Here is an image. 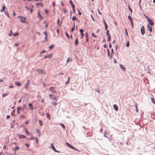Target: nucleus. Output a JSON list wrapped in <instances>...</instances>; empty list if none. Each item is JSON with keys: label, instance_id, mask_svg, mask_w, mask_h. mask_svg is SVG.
Instances as JSON below:
<instances>
[{"label": "nucleus", "instance_id": "obj_53", "mask_svg": "<svg viewBox=\"0 0 155 155\" xmlns=\"http://www.w3.org/2000/svg\"><path fill=\"white\" fill-rule=\"evenodd\" d=\"M92 35L95 38H96V36L94 35V34L93 33H92Z\"/></svg>", "mask_w": 155, "mask_h": 155}, {"label": "nucleus", "instance_id": "obj_46", "mask_svg": "<svg viewBox=\"0 0 155 155\" xmlns=\"http://www.w3.org/2000/svg\"><path fill=\"white\" fill-rule=\"evenodd\" d=\"M73 8V11L74 13H75V7H72Z\"/></svg>", "mask_w": 155, "mask_h": 155}, {"label": "nucleus", "instance_id": "obj_39", "mask_svg": "<svg viewBox=\"0 0 155 155\" xmlns=\"http://www.w3.org/2000/svg\"><path fill=\"white\" fill-rule=\"evenodd\" d=\"M129 45V42L128 41H127L126 45V46L127 47H128Z\"/></svg>", "mask_w": 155, "mask_h": 155}, {"label": "nucleus", "instance_id": "obj_34", "mask_svg": "<svg viewBox=\"0 0 155 155\" xmlns=\"http://www.w3.org/2000/svg\"><path fill=\"white\" fill-rule=\"evenodd\" d=\"M72 60V58H68L67 60V63H68L69 61H71Z\"/></svg>", "mask_w": 155, "mask_h": 155}, {"label": "nucleus", "instance_id": "obj_35", "mask_svg": "<svg viewBox=\"0 0 155 155\" xmlns=\"http://www.w3.org/2000/svg\"><path fill=\"white\" fill-rule=\"evenodd\" d=\"M19 34L18 33V32H16L14 33L13 34V35L14 36H16L18 35Z\"/></svg>", "mask_w": 155, "mask_h": 155}, {"label": "nucleus", "instance_id": "obj_2", "mask_svg": "<svg viewBox=\"0 0 155 155\" xmlns=\"http://www.w3.org/2000/svg\"><path fill=\"white\" fill-rule=\"evenodd\" d=\"M36 71L39 73H41L43 74L44 75L46 73V71L44 70H41L40 69H38L36 70Z\"/></svg>", "mask_w": 155, "mask_h": 155}, {"label": "nucleus", "instance_id": "obj_30", "mask_svg": "<svg viewBox=\"0 0 155 155\" xmlns=\"http://www.w3.org/2000/svg\"><path fill=\"white\" fill-rule=\"evenodd\" d=\"M70 77H68V80H67V81L65 83V84H67L68 83H69V81H70Z\"/></svg>", "mask_w": 155, "mask_h": 155}, {"label": "nucleus", "instance_id": "obj_22", "mask_svg": "<svg viewBox=\"0 0 155 155\" xmlns=\"http://www.w3.org/2000/svg\"><path fill=\"white\" fill-rule=\"evenodd\" d=\"M69 3L71 5L72 7H75L74 4L73 3L72 1L71 0H70Z\"/></svg>", "mask_w": 155, "mask_h": 155}, {"label": "nucleus", "instance_id": "obj_4", "mask_svg": "<svg viewBox=\"0 0 155 155\" xmlns=\"http://www.w3.org/2000/svg\"><path fill=\"white\" fill-rule=\"evenodd\" d=\"M148 24L151 26L154 25V22L151 19L149 18L148 20L147 21Z\"/></svg>", "mask_w": 155, "mask_h": 155}, {"label": "nucleus", "instance_id": "obj_60", "mask_svg": "<svg viewBox=\"0 0 155 155\" xmlns=\"http://www.w3.org/2000/svg\"><path fill=\"white\" fill-rule=\"evenodd\" d=\"M9 87L10 88H12L14 87V86L13 85H10L9 86Z\"/></svg>", "mask_w": 155, "mask_h": 155}, {"label": "nucleus", "instance_id": "obj_62", "mask_svg": "<svg viewBox=\"0 0 155 155\" xmlns=\"http://www.w3.org/2000/svg\"><path fill=\"white\" fill-rule=\"evenodd\" d=\"M81 38H82L83 37L84 34H83V33H82V34H81Z\"/></svg>", "mask_w": 155, "mask_h": 155}, {"label": "nucleus", "instance_id": "obj_15", "mask_svg": "<svg viewBox=\"0 0 155 155\" xmlns=\"http://www.w3.org/2000/svg\"><path fill=\"white\" fill-rule=\"evenodd\" d=\"M24 131L25 133L27 134L28 135H30V134L29 132L27 129V128H25L24 129Z\"/></svg>", "mask_w": 155, "mask_h": 155}, {"label": "nucleus", "instance_id": "obj_19", "mask_svg": "<svg viewBox=\"0 0 155 155\" xmlns=\"http://www.w3.org/2000/svg\"><path fill=\"white\" fill-rule=\"evenodd\" d=\"M15 84L16 85L18 86H21V83L18 81L15 82Z\"/></svg>", "mask_w": 155, "mask_h": 155}, {"label": "nucleus", "instance_id": "obj_56", "mask_svg": "<svg viewBox=\"0 0 155 155\" xmlns=\"http://www.w3.org/2000/svg\"><path fill=\"white\" fill-rule=\"evenodd\" d=\"M131 23V25H132V27H133V21H130Z\"/></svg>", "mask_w": 155, "mask_h": 155}, {"label": "nucleus", "instance_id": "obj_54", "mask_svg": "<svg viewBox=\"0 0 155 155\" xmlns=\"http://www.w3.org/2000/svg\"><path fill=\"white\" fill-rule=\"evenodd\" d=\"M78 15H81V12H80L79 10H78Z\"/></svg>", "mask_w": 155, "mask_h": 155}, {"label": "nucleus", "instance_id": "obj_52", "mask_svg": "<svg viewBox=\"0 0 155 155\" xmlns=\"http://www.w3.org/2000/svg\"><path fill=\"white\" fill-rule=\"evenodd\" d=\"M3 148L5 150H6V145H4L3 146Z\"/></svg>", "mask_w": 155, "mask_h": 155}, {"label": "nucleus", "instance_id": "obj_18", "mask_svg": "<svg viewBox=\"0 0 155 155\" xmlns=\"http://www.w3.org/2000/svg\"><path fill=\"white\" fill-rule=\"evenodd\" d=\"M25 8L28 11L29 10L31 13L32 12V9L29 8L27 6H25Z\"/></svg>", "mask_w": 155, "mask_h": 155}, {"label": "nucleus", "instance_id": "obj_26", "mask_svg": "<svg viewBox=\"0 0 155 155\" xmlns=\"http://www.w3.org/2000/svg\"><path fill=\"white\" fill-rule=\"evenodd\" d=\"M51 104L52 105H54V106H55L57 105V103L53 101L51 102Z\"/></svg>", "mask_w": 155, "mask_h": 155}, {"label": "nucleus", "instance_id": "obj_17", "mask_svg": "<svg viewBox=\"0 0 155 155\" xmlns=\"http://www.w3.org/2000/svg\"><path fill=\"white\" fill-rule=\"evenodd\" d=\"M113 107L116 111H117L118 110V107L116 104H114L113 105Z\"/></svg>", "mask_w": 155, "mask_h": 155}, {"label": "nucleus", "instance_id": "obj_23", "mask_svg": "<svg viewBox=\"0 0 155 155\" xmlns=\"http://www.w3.org/2000/svg\"><path fill=\"white\" fill-rule=\"evenodd\" d=\"M78 44V38H76L75 39V45L77 46Z\"/></svg>", "mask_w": 155, "mask_h": 155}, {"label": "nucleus", "instance_id": "obj_42", "mask_svg": "<svg viewBox=\"0 0 155 155\" xmlns=\"http://www.w3.org/2000/svg\"><path fill=\"white\" fill-rule=\"evenodd\" d=\"M128 18H129V20L130 21H132L131 18L130 16H128Z\"/></svg>", "mask_w": 155, "mask_h": 155}, {"label": "nucleus", "instance_id": "obj_21", "mask_svg": "<svg viewBox=\"0 0 155 155\" xmlns=\"http://www.w3.org/2000/svg\"><path fill=\"white\" fill-rule=\"evenodd\" d=\"M20 138H26V137L23 135L22 134H19L18 136Z\"/></svg>", "mask_w": 155, "mask_h": 155}, {"label": "nucleus", "instance_id": "obj_6", "mask_svg": "<svg viewBox=\"0 0 155 155\" xmlns=\"http://www.w3.org/2000/svg\"><path fill=\"white\" fill-rule=\"evenodd\" d=\"M49 96L53 100L57 101V98L55 96L52 94H49Z\"/></svg>", "mask_w": 155, "mask_h": 155}, {"label": "nucleus", "instance_id": "obj_24", "mask_svg": "<svg viewBox=\"0 0 155 155\" xmlns=\"http://www.w3.org/2000/svg\"><path fill=\"white\" fill-rule=\"evenodd\" d=\"M46 116H47V118L49 120H50L51 119L50 115V114L49 113H46Z\"/></svg>", "mask_w": 155, "mask_h": 155}, {"label": "nucleus", "instance_id": "obj_55", "mask_svg": "<svg viewBox=\"0 0 155 155\" xmlns=\"http://www.w3.org/2000/svg\"><path fill=\"white\" fill-rule=\"evenodd\" d=\"M91 17L92 18V20L94 21H95V20L94 19V18L93 17L92 15H91Z\"/></svg>", "mask_w": 155, "mask_h": 155}, {"label": "nucleus", "instance_id": "obj_29", "mask_svg": "<svg viewBox=\"0 0 155 155\" xmlns=\"http://www.w3.org/2000/svg\"><path fill=\"white\" fill-rule=\"evenodd\" d=\"M39 124L41 126H42V123H43L42 121L41 120H39Z\"/></svg>", "mask_w": 155, "mask_h": 155}, {"label": "nucleus", "instance_id": "obj_41", "mask_svg": "<svg viewBox=\"0 0 155 155\" xmlns=\"http://www.w3.org/2000/svg\"><path fill=\"white\" fill-rule=\"evenodd\" d=\"M61 127L63 128L64 129L65 128V126L63 124H61Z\"/></svg>", "mask_w": 155, "mask_h": 155}, {"label": "nucleus", "instance_id": "obj_63", "mask_svg": "<svg viewBox=\"0 0 155 155\" xmlns=\"http://www.w3.org/2000/svg\"><path fill=\"white\" fill-rule=\"evenodd\" d=\"M10 117V115H7V117H6V118L7 119H8Z\"/></svg>", "mask_w": 155, "mask_h": 155}, {"label": "nucleus", "instance_id": "obj_3", "mask_svg": "<svg viewBox=\"0 0 155 155\" xmlns=\"http://www.w3.org/2000/svg\"><path fill=\"white\" fill-rule=\"evenodd\" d=\"M66 144L70 148H71V149H73L74 150H77V149L76 148H75L74 147L71 145L68 142H66Z\"/></svg>", "mask_w": 155, "mask_h": 155}, {"label": "nucleus", "instance_id": "obj_16", "mask_svg": "<svg viewBox=\"0 0 155 155\" xmlns=\"http://www.w3.org/2000/svg\"><path fill=\"white\" fill-rule=\"evenodd\" d=\"M38 17L40 19H42L43 18L41 16V15L40 14V12L39 11H38Z\"/></svg>", "mask_w": 155, "mask_h": 155}, {"label": "nucleus", "instance_id": "obj_32", "mask_svg": "<svg viewBox=\"0 0 155 155\" xmlns=\"http://www.w3.org/2000/svg\"><path fill=\"white\" fill-rule=\"evenodd\" d=\"M13 32L12 30H11L10 31V32L9 34V35L10 36H12L13 35Z\"/></svg>", "mask_w": 155, "mask_h": 155}, {"label": "nucleus", "instance_id": "obj_64", "mask_svg": "<svg viewBox=\"0 0 155 155\" xmlns=\"http://www.w3.org/2000/svg\"><path fill=\"white\" fill-rule=\"evenodd\" d=\"M55 3L54 2H52V5H53V6L54 7V6H55Z\"/></svg>", "mask_w": 155, "mask_h": 155}, {"label": "nucleus", "instance_id": "obj_10", "mask_svg": "<svg viewBox=\"0 0 155 155\" xmlns=\"http://www.w3.org/2000/svg\"><path fill=\"white\" fill-rule=\"evenodd\" d=\"M147 27L149 31L151 32L152 31V26H150L149 24L147 25Z\"/></svg>", "mask_w": 155, "mask_h": 155}, {"label": "nucleus", "instance_id": "obj_47", "mask_svg": "<svg viewBox=\"0 0 155 155\" xmlns=\"http://www.w3.org/2000/svg\"><path fill=\"white\" fill-rule=\"evenodd\" d=\"M74 28H75L74 27H72L71 29V32H73L74 30Z\"/></svg>", "mask_w": 155, "mask_h": 155}, {"label": "nucleus", "instance_id": "obj_12", "mask_svg": "<svg viewBox=\"0 0 155 155\" xmlns=\"http://www.w3.org/2000/svg\"><path fill=\"white\" fill-rule=\"evenodd\" d=\"M103 22L104 24V25L105 26V30H106L108 28V26H107V23H106V22L104 19H103Z\"/></svg>", "mask_w": 155, "mask_h": 155}, {"label": "nucleus", "instance_id": "obj_50", "mask_svg": "<svg viewBox=\"0 0 155 155\" xmlns=\"http://www.w3.org/2000/svg\"><path fill=\"white\" fill-rule=\"evenodd\" d=\"M45 50H43L42 51H41V54H43V53H45Z\"/></svg>", "mask_w": 155, "mask_h": 155}, {"label": "nucleus", "instance_id": "obj_33", "mask_svg": "<svg viewBox=\"0 0 155 155\" xmlns=\"http://www.w3.org/2000/svg\"><path fill=\"white\" fill-rule=\"evenodd\" d=\"M8 95V94H7V93L3 94H2V96L3 97H5L6 96H7Z\"/></svg>", "mask_w": 155, "mask_h": 155}, {"label": "nucleus", "instance_id": "obj_1", "mask_svg": "<svg viewBox=\"0 0 155 155\" xmlns=\"http://www.w3.org/2000/svg\"><path fill=\"white\" fill-rule=\"evenodd\" d=\"M18 18L20 19V21L21 22L25 23L26 22V18L25 17L21 16H20L18 17Z\"/></svg>", "mask_w": 155, "mask_h": 155}, {"label": "nucleus", "instance_id": "obj_25", "mask_svg": "<svg viewBox=\"0 0 155 155\" xmlns=\"http://www.w3.org/2000/svg\"><path fill=\"white\" fill-rule=\"evenodd\" d=\"M120 66L121 69L122 70H123L124 71H125L126 69L121 64H120Z\"/></svg>", "mask_w": 155, "mask_h": 155}, {"label": "nucleus", "instance_id": "obj_28", "mask_svg": "<svg viewBox=\"0 0 155 155\" xmlns=\"http://www.w3.org/2000/svg\"><path fill=\"white\" fill-rule=\"evenodd\" d=\"M5 6H2V9L0 10L1 12H3L5 9Z\"/></svg>", "mask_w": 155, "mask_h": 155}, {"label": "nucleus", "instance_id": "obj_14", "mask_svg": "<svg viewBox=\"0 0 155 155\" xmlns=\"http://www.w3.org/2000/svg\"><path fill=\"white\" fill-rule=\"evenodd\" d=\"M50 90L53 92L55 93L56 92L54 88L53 87H51L50 88Z\"/></svg>", "mask_w": 155, "mask_h": 155}, {"label": "nucleus", "instance_id": "obj_51", "mask_svg": "<svg viewBox=\"0 0 155 155\" xmlns=\"http://www.w3.org/2000/svg\"><path fill=\"white\" fill-rule=\"evenodd\" d=\"M25 145L27 147H29V145L28 144H27V143H26L25 144Z\"/></svg>", "mask_w": 155, "mask_h": 155}, {"label": "nucleus", "instance_id": "obj_38", "mask_svg": "<svg viewBox=\"0 0 155 155\" xmlns=\"http://www.w3.org/2000/svg\"><path fill=\"white\" fill-rule=\"evenodd\" d=\"M106 35L107 36L109 35H110L109 33V31L108 30H107V31H106Z\"/></svg>", "mask_w": 155, "mask_h": 155}, {"label": "nucleus", "instance_id": "obj_31", "mask_svg": "<svg viewBox=\"0 0 155 155\" xmlns=\"http://www.w3.org/2000/svg\"><path fill=\"white\" fill-rule=\"evenodd\" d=\"M36 4L37 5H39V6H43V4L42 3H37Z\"/></svg>", "mask_w": 155, "mask_h": 155}, {"label": "nucleus", "instance_id": "obj_40", "mask_svg": "<svg viewBox=\"0 0 155 155\" xmlns=\"http://www.w3.org/2000/svg\"><path fill=\"white\" fill-rule=\"evenodd\" d=\"M54 45H51L49 47V49H51L52 48H53L54 47Z\"/></svg>", "mask_w": 155, "mask_h": 155}, {"label": "nucleus", "instance_id": "obj_13", "mask_svg": "<svg viewBox=\"0 0 155 155\" xmlns=\"http://www.w3.org/2000/svg\"><path fill=\"white\" fill-rule=\"evenodd\" d=\"M22 108L21 107H19L17 108V112L18 114H19L20 113V111L21 110Z\"/></svg>", "mask_w": 155, "mask_h": 155}, {"label": "nucleus", "instance_id": "obj_61", "mask_svg": "<svg viewBox=\"0 0 155 155\" xmlns=\"http://www.w3.org/2000/svg\"><path fill=\"white\" fill-rule=\"evenodd\" d=\"M34 138V137H31L30 138L28 139V140H32Z\"/></svg>", "mask_w": 155, "mask_h": 155}, {"label": "nucleus", "instance_id": "obj_11", "mask_svg": "<svg viewBox=\"0 0 155 155\" xmlns=\"http://www.w3.org/2000/svg\"><path fill=\"white\" fill-rule=\"evenodd\" d=\"M36 132L38 136L40 137L41 135L40 131L39 129H37L36 130Z\"/></svg>", "mask_w": 155, "mask_h": 155}, {"label": "nucleus", "instance_id": "obj_5", "mask_svg": "<svg viewBox=\"0 0 155 155\" xmlns=\"http://www.w3.org/2000/svg\"><path fill=\"white\" fill-rule=\"evenodd\" d=\"M140 31L141 34L143 35L145 33V29L144 27L143 26H142L140 28Z\"/></svg>", "mask_w": 155, "mask_h": 155}, {"label": "nucleus", "instance_id": "obj_8", "mask_svg": "<svg viewBox=\"0 0 155 155\" xmlns=\"http://www.w3.org/2000/svg\"><path fill=\"white\" fill-rule=\"evenodd\" d=\"M51 147L52 150L56 152H58V153L59 152V151L56 150L55 147H54V146H53V145L52 143L51 144Z\"/></svg>", "mask_w": 155, "mask_h": 155}, {"label": "nucleus", "instance_id": "obj_59", "mask_svg": "<svg viewBox=\"0 0 155 155\" xmlns=\"http://www.w3.org/2000/svg\"><path fill=\"white\" fill-rule=\"evenodd\" d=\"M19 149V147L18 146H16L15 148V150H18Z\"/></svg>", "mask_w": 155, "mask_h": 155}, {"label": "nucleus", "instance_id": "obj_57", "mask_svg": "<svg viewBox=\"0 0 155 155\" xmlns=\"http://www.w3.org/2000/svg\"><path fill=\"white\" fill-rule=\"evenodd\" d=\"M35 140H36V142L37 143H38V138L36 137V138H35Z\"/></svg>", "mask_w": 155, "mask_h": 155}, {"label": "nucleus", "instance_id": "obj_36", "mask_svg": "<svg viewBox=\"0 0 155 155\" xmlns=\"http://www.w3.org/2000/svg\"><path fill=\"white\" fill-rule=\"evenodd\" d=\"M151 101L154 104H155V101H154V99L153 97H151Z\"/></svg>", "mask_w": 155, "mask_h": 155}, {"label": "nucleus", "instance_id": "obj_49", "mask_svg": "<svg viewBox=\"0 0 155 155\" xmlns=\"http://www.w3.org/2000/svg\"><path fill=\"white\" fill-rule=\"evenodd\" d=\"M63 12L64 13H65L67 12V10L65 9H63Z\"/></svg>", "mask_w": 155, "mask_h": 155}, {"label": "nucleus", "instance_id": "obj_45", "mask_svg": "<svg viewBox=\"0 0 155 155\" xmlns=\"http://www.w3.org/2000/svg\"><path fill=\"white\" fill-rule=\"evenodd\" d=\"M80 32L81 33V34H82V33H83V30L82 29H80Z\"/></svg>", "mask_w": 155, "mask_h": 155}, {"label": "nucleus", "instance_id": "obj_37", "mask_svg": "<svg viewBox=\"0 0 155 155\" xmlns=\"http://www.w3.org/2000/svg\"><path fill=\"white\" fill-rule=\"evenodd\" d=\"M108 37V41H110L111 39V36L110 35H109L107 36Z\"/></svg>", "mask_w": 155, "mask_h": 155}, {"label": "nucleus", "instance_id": "obj_43", "mask_svg": "<svg viewBox=\"0 0 155 155\" xmlns=\"http://www.w3.org/2000/svg\"><path fill=\"white\" fill-rule=\"evenodd\" d=\"M65 34L66 36H67V38H69V35H68V33L67 32H65Z\"/></svg>", "mask_w": 155, "mask_h": 155}, {"label": "nucleus", "instance_id": "obj_27", "mask_svg": "<svg viewBox=\"0 0 155 155\" xmlns=\"http://www.w3.org/2000/svg\"><path fill=\"white\" fill-rule=\"evenodd\" d=\"M72 19L73 21L78 20V19L77 18L74 16L72 17Z\"/></svg>", "mask_w": 155, "mask_h": 155}, {"label": "nucleus", "instance_id": "obj_44", "mask_svg": "<svg viewBox=\"0 0 155 155\" xmlns=\"http://www.w3.org/2000/svg\"><path fill=\"white\" fill-rule=\"evenodd\" d=\"M125 33H126V35L127 36H128V33H127V30L126 28L125 29Z\"/></svg>", "mask_w": 155, "mask_h": 155}, {"label": "nucleus", "instance_id": "obj_9", "mask_svg": "<svg viewBox=\"0 0 155 155\" xmlns=\"http://www.w3.org/2000/svg\"><path fill=\"white\" fill-rule=\"evenodd\" d=\"M28 106L31 110H33L34 108L32 104L31 103H29L28 104Z\"/></svg>", "mask_w": 155, "mask_h": 155}, {"label": "nucleus", "instance_id": "obj_7", "mask_svg": "<svg viewBox=\"0 0 155 155\" xmlns=\"http://www.w3.org/2000/svg\"><path fill=\"white\" fill-rule=\"evenodd\" d=\"M30 83V81L29 80H28L26 83L25 85V87L26 88V90H27L28 88V86Z\"/></svg>", "mask_w": 155, "mask_h": 155}, {"label": "nucleus", "instance_id": "obj_20", "mask_svg": "<svg viewBox=\"0 0 155 155\" xmlns=\"http://www.w3.org/2000/svg\"><path fill=\"white\" fill-rule=\"evenodd\" d=\"M53 56L52 53H51L49 54V55H47V58H49V59H51Z\"/></svg>", "mask_w": 155, "mask_h": 155}, {"label": "nucleus", "instance_id": "obj_48", "mask_svg": "<svg viewBox=\"0 0 155 155\" xmlns=\"http://www.w3.org/2000/svg\"><path fill=\"white\" fill-rule=\"evenodd\" d=\"M114 63L115 64L117 63V61H116V59L115 58L114 59Z\"/></svg>", "mask_w": 155, "mask_h": 155}, {"label": "nucleus", "instance_id": "obj_58", "mask_svg": "<svg viewBox=\"0 0 155 155\" xmlns=\"http://www.w3.org/2000/svg\"><path fill=\"white\" fill-rule=\"evenodd\" d=\"M45 40H46V41H47V35H45Z\"/></svg>", "mask_w": 155, "mask_h": 155}]
</instances>
